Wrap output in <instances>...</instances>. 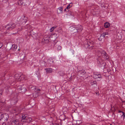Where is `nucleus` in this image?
Listing matches in <instances>:
<instances>
[{"label":"nucleus","mask_w":125,"mask_h":125,"mask_svg":"<svg viewBox=\"0 0 125 125\" xmlns=\"http://www.w3.org/2000/svg\"><path fill=\"white\" fill-rule=\"evenodd\" d=\"M25 76L23 74L20 75L18 74H16L15 76V80L18 81L23 80L25 79Z\"/></svg>","instance_id":"nucleus-1"},{"label":"nucleus","mask_w":125,"mask_h":125,"mask_svg":"<svg viewBox=\"0 0 125 125\" xmlns=\"http://www.w3.org/2000/svg\"><path fill=\"white\" fill-rule=\"evenodd\" d=\"M70 28L71 29L72 31L75 30L74 29L75 28L77 32L81 31L83 29L82 26L80 25H74L73 26V27H70Z\"/></svg>","instance_id":"nucleus-2"},{"label":"nucleus","mask_w":125,"mask_h":125,"mask_svg":"<svg viewBox=\"0 0 125 125\" xmlns=\"http://www.w3.org/2000/svg\"><path fill=\"white\" fill-rule=\"evenodd\" d=\"M17 21L19 23H25L27 21L26 18L24 16L22 17H19L17 19Z\"/></svg>","instance_id":"nucleus-3"},{"label":"nucleus","mask_w":125,"mask_h":125,"mask_svg":"<svg viewBox=\"0 0 125 125\" xmlns=\"http://www.w3.org/2000/svg\"><path fill=\"white\" fill-rule=\"evenodd\" d=\"M1 117L2 118L0 120L2 121L3 123L6 122L9 118L8 115L6 114H2V115Z\"/></svg>","instance_id":"nucleus-4"},{"label":"nucleus","mask_w":125,"mask_h":125,"mask_svg":"<svg viewBox=\"0 0 125 125\" xmlns=\"http://www.w3.org/2000/svg\"><path fill=\"white\" fill-rule=\"evenodd\" d=\"M98 51L102 55H104V58L106 59H108L109 57L108 56L107 54L103 50L100 49L98 50Z\"/></svg>","instance_id":"nucleus-5"},{"label":"nucleus","mask_w":125,"mask_h":125,"mask_svg":"<svg viewBox=\"0 0 125 125\" xmlns=\"http://www.w3.org/2000/svg\"><path fill=\"white\" fill-rule=\"evenodd\" d=\"M87 37H86V41L84 42V45L86 47H88L89 46H91L92 43L90 41V40L89 41L88 39H87Z\"/></svg>","instance_id":"nucleus-6"},{"label":"nucleus","mask_w":125,"mask_h":125,"mask_svg":"<svg viewBox=\"0 0 125 125\" xmlns=\"http://www.w3.org/2000/svg\"><path fill=\"white\" fill-rule=\"evenodd\" d=\"M94 77L95 79L99 78L101 79L102 78L101 74L99 73H94Z\"/></svg>","instance_id":"nucleus-7"},{"label":"nucleus","mask_w":125,"mask_h":125,"mask_svg":"<svg viewBox=\"0 0 125 125\" xmlns=\"http://www.w3.org/2000/svg\"><path fill=\"white\" fill-rule=\"evenodd\" d=\"M17 89L19 90V92H22L23 93L26 90V89L25 88L23 87L22 88L21 86H19L17 87Z\"/></svg>","instance_id":"nucleus-8"},{"label":"nucleus","mask_w":125,"mask_h":125,"mask_svg":"<svg viewBox=\"0 0 125 125\" xmlns=\"http://www.w3.org/2000/svg\"><path fill=\"white\" fill-rule=\"evenodd\" d=\"M15 25L14 24H10L9 25H7L6 26V27L8 28V29L9 30L11 29H13L15 27Z\"/></svg>","instance_id":"nucleus-9"},{"label":"nucleus","mask_w":125,"mask_h":125,"mask_svg":"<svg viewBox=\"0 0 125 125\" xmlns=\"http://www.w3.org/2000/svg\"><path fill=\"white\" fill-rule=\"evenodd\" d=\"M63 9L62 7H59L57 10V13L59 14L62 12Z\"/></svg>","instance_id":"nucleus-10"},{"label":"nucleus","mask_w":125,"mask_h":125,"mask_svg":"<svg viewBox=\"0 0 125 125\" xmlns=\"http://www.w3.org/2000/svg\"><path fill=\"white\" fill-rule=\"evenodd\" d=\"M18 4L19 5H25V4L23 2V0H20L18 2Z\"/></svg>","instance_id":"nucleus-11"},{"label":"nucleus","mask_w":125,"mask_h":125,"mask_svg":"<svg viewBox=\"0 0 125 125\" xmlns=\"http://www.w3.org/2000/svg\"><path fill=\"white\" fill-rule=\"evenodd\" d=\"M22 119L21 120L22 122L26 121V120L27 119V118L24 115H23L22 116Z\"/></svg>","instance_id":"nucleus-12"},{"label":"nucleus","mask_w":125,"mask_h":125,"mask_svg":"<svg viewBox=\"0 0 125 125\" xmlns=\"http://www.w3.org/2000/svg\"><path fill=\"white\" fill-rule=\"evenodd\" d=\"M72 6V3H70L66 8V9L64 10L65 11H68V10Z\"/></svg>","instance_id":"nucleus-13"},{"label":"nucleus","mask_w":125,"mask_h":125,"mask_svg":"<svg viewBox=\"0 0 125 125\" xmlns=\"http://www.w3.org/2000/svg\"><path fill=\"white\" fill-rule=\"evenodd\" d=\"M45 70L47 73H51L52 72V69L51 68L46 69Z\"/></svg>","instance_id":"nucleus-14"},{"label":"nucleus","mask_w":125,"mask_h":125,"mask_svg":"<svg viewBox=\"0 0 125 125\" xmlns=\"http://www.w3.org/2000/svg\"><path fill=\"white\" fill-rule=\"evenodd\" d=\"M91 85H93L94 84H95L96 86H97V83L96 81H92L90 83Z\"/></svg>","instance_id":"nucleus-15"},{"label":"nucleus","mask_w":125,"mask_h":125,"mask_svg":"<svg viewBox=\"0 0 125 125\" xmlns=\"http://www.w3.org/2000/svg\"><path fill=\"white\" fill-rule=\"evenodd\" d=\"M78 73H80L82 75H83L86 72H85L84 70H83V71H79L78 72Z\"/></svg>","instance_id":"nucleus-16"},{"label":"nucleus","mask_w":125,"mask_h":125,"mask_svg":"<svg viewBox=\"0 0 125 125\" xmlns=\"http://www.w3.org/2000/svg\"><path fill=\"white\" fill-rule=\"evenodd\" d=\"M105 34L104 33H103L101 35L100 37L98 39L99 40H101L100 39H101V38L103 37V38H104L105 37Z\"/></svg>","instance_id":"nucleus-17"},{"label":"nucleus","mask_w":125,"mask_h":125,"mask_svg":"<svg viewBox=\"0 0 125 125\" xmlns=\"http://www.w3.org/2000/svg\"><path fill=\"white\" fill-rule=\"evenodd\" d=\"M48 62L50 63H51L54 62L53 61H52L51 58H49L48 60Z\"/></svg>","instance_id":"nucleus-18"},{"label":"nucleus","mask_w":125,"mask_h":125,"mask_svg":"<svg viewBox=\"0 0 125 125\" xmlns=\"http://www.w3.org/2000/svg\"><path fill=\"white\" fill-rule=\"evenodd\" d=\"M109 23L106 22L104 23V26L106 28H108L109 26Z\"/></svg>","instance_id":"nucleus-19"},{"label":"nucleus","mask_w":125,"mask_h":125,"mask_svg":"<svg viewBox=\"0 0 125 125\" xmlns=\"http://www.w3.org/2000/svg\"><path fill=\"white\" fill-rule=\"evenodd\" d=\"M18 120H13L12 122V124H16L17 125V122H18Z\"/></svg>","instance_id":"nucleus-20"},{"label":"nucleus","mask_w":125,"mask_h":125,"mask_svg":"<svg viewBox=\"0 0 125 125\" xmlns=\"http://www.w3.org/2000/svg\"><path fill=\"white\" fill-rule=\"evenodd\" d=\"M12 48L14 49L13 50L16 49L17 48V46L16 44H13L12 45Z\"/></svg>","instance_id":"nucleus-21"},{"label":"nucleus","mask_w":125,"mask_h":125,"mask_svg":"<svg viewBox=\"0 0 125 125\" xmlns=\"http://www.w3.org/2000/svg\"><path fill=\"white\" fill-rule=\"evenodd\" d=\"M56 26H54L52 27L50 29V32H51L54 29L56 28Z\"/></svg>","instance_id":"nucleus-22"},{"label":"nucleus","mask_w":125,"mask_h":125,"mask_svg":"<svg viewBox=\"0 0 125 125\" xmlns=\"http://www.w3.org/2000/svg\"><path fill=\"white\" fill-rule=\"evenodd\" d=\"M34 89L35 90V91L36 92L37 91H40V89H38L37 87L36 86H35Z\"/></svg>","instance_id":"nucleus-23"},{"label":"nucleus","mask_w":125,"mask_h":125,"mask_svg":"<svg viewBox=\"0 0 125 125\" xmlns=\"http://www.w3.org/2000/svg\"><path fill=\"white\" fill-rule=\"evenodd\" d=\"M45 42V43H47L50 41L49 39H44Z\"/></svg>","instance_id":"nucleus-24"},{"label":"nucleus","mask_w":125,"mask_h":125,"mask_svg":"<svg viewBox=\"0 0 125 125\" xmlns=\"http://www.w3.org/2000/svg\"><path fill=\"white\" fill-rule=\"evenodd\" d=\"M37 35L35 33V34L33 35V36H32L34 38H36L37 37Z\"/></svg>","instance_id":"nucleus-25"},{"label":"nucleus","mask_w":125,"mask_h":125,"mask_svg":"<svg viewBox=\"0 0 125 125\" xmlns=\"http://www.w3.org/2000/svg\"><path fill=\"white\" fill-rule=\"evenodd\" d=\"M122 113H123V115H121V116H123L124 119L125 117V113L124 112H122Z\"/></svg>","instance_id":"nucleus-26"},{"label":"nucleus","mask_w":125,"mask_h":125,"mask_svg":"<svg viewBox=\"0 0 125 125\" xmlns=\"http://www.w3.org/2000/svg\"><path fill=\"white\" fill-rule=\"evenodd\" d=\"M57 49L59 50H61L62 49V47L60 46H57Z\"/></svg>","instance_id":"nucleus-27"},{"label":"nucleus","mask_w":125,"mask_h":125,"mask_svg":"<svg viewBox=\"0 0 125 125\" xmlns=\"http://www.w3.org/2000/svg\"><path fill=\"white\" fill-rule=\"evenodd\" d=\"M105 34V35H107L109 33L108 32H104Z\"/></svg>","instance_id":"nucleus-28"},{"label":"nucleus","mask_w":125,"mask_h":125,"mask_svg":"<svg viewBox=\"0 0 125 125\" xmlns=\"http://www.w3.org/2000/svg\"><path fill=\"white\" fill-rule=\"evenodd\" d=\"M2 46V44L1 42H0V48H1Z\"/></svg>","instance_id":"nucleus-29"},{"label":"nucleus","mask_w":125,"mask_h":125,"mask_svg":"<svg viewBox=\"0 0 125 125\" xmlns=\"http://www.w3.org/2000/svg\"><path fill=\"white\" fill-rule=\"evenodd\" d=\"M104 6V4H102V5H101V6L103 7V6Z\"/></svg>","instance_id":"nucleus-30"},{"label":"nucleus","mask_w":125,"mask_h":125,"mask_svg":"<svg viewBox=\"0 0 125 125\" xmlns=\"http://www.w3.org/2000/svg\"><path fill=\"white\" fill-rule=\"evenodd\" d=\"M118 112H119V113H121V112L122 113V111H119Z\"/></svg>","instance_id":"nucleus-31"},{"label":"nucleus","mask_w":125,"mask_h":125,"mask_svg":"<svg viewBox=\"0 0 125 125\" xmlns=\"http://www.w3.org/2000/svg\"><path fill=\"white\" fill-rule=\"evenodd\" d=\"M1 95V93H0V96Z\"/></svg>","instance_id":"nucleus-32"},{"label":"nucleus","mask_w":125,"mask_h":125,"mask_svg":"<svg viewBox=\"0 0 125 125\" xmlns=\"http://www.w3.org/2000/svg\"><path fill=\"white\" fill-rule=\"evenodd\" d=\"M15 111H14V112H13V113H15Z\"/></svg>","instance_id":"nucleus-33"}]
</instances>
